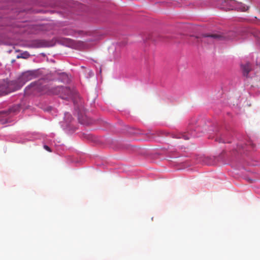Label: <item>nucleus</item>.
Segmentation results:
<instances>
[{"label": "nucleus", "mask_w": 260, "mask_h": 260, "mask_svg": "<svg viewBox=\"0 0 260 260\" xmlns=\"http://www.w3.org/2000/svg\"><path fill=\"white\" fill-rule=\"evenodd\" d=\"M49 92L54 94H60L62 99L69 100L72 97L73 92L70 88L67 87H55L50 89Z\"/></svg>", "instance_id": "f257e3e1"}, {"label": "nucleus", "mask_w": 260, "mask_h": 260, "mask_svg": "<svg viewBox=\"0 0 260 260\" xmlns=\"http://www.w3.org/2000/svg\"><path fill=\"white\" fill-rule=\"evenodd\" d=\"M235 34L234 32H230L227 36H223L221 34H204L202 37L204 39L203 41H209L212 42L215 40H231L233 39V37Z\"/></svg>", "instance_id": "f03ea898"}, {"label": "nucleus", "mask_w": 260, "mask_h": 260, "mask_svg": "<svg viewBox=\"0 0 260 260\" xmlns=\"http://www.w3.org/2000/svg\"><path fill=\"white\" fill-rule=\"evenodd\" d=\"M1 86H3L4 91L3 93L6 94L18 90L22 86L23 84H20L19 81H12L9 82L4 81L1 82Z\"/></svg>", "instance_id": "7ed1b4c3"}, {"label": "nucleus", "mask_w": 260, "mask_h": 260, "mask_svg": "<svg viewBox=\"0 0 260 260\" xmlns=\"http://www.w3.org/2000/svg\"><path fill=\"white\" fill-rule=\"evenodd\" d=\"M44 87L42 85L41 81L31 83L27 86L24 90L25 95L36 94L37 93L43 91Z\"/></svg>", "instance_id": "20e7f679"}, {"label": "nucleus", "mask_w": 260, "mask_h": 260, "mask_svg": "<svg viewBox=\"0 0 260 260\" xmlns=\"http://www.w3.org/2000/svg\"><path fill=\"white\" fill-rule=\"evenodd\" d=\"M230 5L229 10L236 9L241 12L246 11L248 9V7L240 2H238L235 0H230L228 2Z\"/></svg>", "instance_id": "39448f33"}, {"label": "nucleus", "mask_w": 260, "mask_h": 260, "mask_svg": "<svg viewBox=\"0 0 260 260\" xmlns=\"http://www.w3.org/2000/svg\"><path fill=\"white\" fill-rule=\"evenodd\" d=\"M37 77V73L34 71H28L23 73L20 78L19 79L20 84H23V85L25 82L31 80Z\"/></svg>", "instance_id": "423d86ee"}, {"label": "nucleus", "mask_w": 260, "mask_h": 260, "mask_svg": "<svg viewBox=\"0 0 260 260\" xmlns=\"http://www.w3.org/2000/svg\"><path fill=\"white\" fill-rule=\"evenodd\" d=\"M77 118L80 123L83 124H88L89 121L88 120L87 115H77Z\"/></svg>", "instance_id": "0eeeda50"}, {"label": "nucleus", "mask_w": 260, "mask_h": 260, "mask_svg": "<svg viewBox=\"0 0 260 260\" xmlns=\"http://www.w3.org/2000/svg\"><path fill=\"white\" fill-rule=\"evenodd\" d=\"M192 136L193 137H194L195 135L192 133V132L191 133V134H186L185 133H180L178 134L177 135H174L173 136V138H183L185 140H188L190 136Z\"/></svg>", "instance_id": "6e6552de"}, {"label": "nucleus", "mask_w": 260, "mask_h": 260, "mask_svg": "<svg viewBox=\"0 0 260 260\" xmlns=\"http://www.w3.org/2000/svg\"><path fill=\"white\" fill-rule=\"evenodd\" d=\"M22 108L19 105H14L9 109V113H20L23 112V111H21Z\"/></svg>", "instance_id": "1a4fd4ad"}, {"label": "nucleus", "mask_w": 260, "mask_h": 260, "mask_svg": "<svg viewBox=\"0 0 260 260\" xmlns=\"http://www.w3.org/2000/svg\"><path fill=\"white\" fill-rule=\"evenodd\" d=\"M242 69L244 76L247 77L248 73L251 70L250 63H247L245 65L242 66Z\"/></svg>", "instance_id": "9d476101"}, {"label": "nucleus", "mask_w": 260, "mask_h": 260, "mask_svg": "<svg viewBox=\"0 0 260 260\" xmlns=\"http://www.w3.org/2000/svg\"><path fill=\"white\" fill-rule=\"evenodd\" d=\"M11 121L9 120L8 115H0V123L2 124H5L10 122Z\"/></svg>", "instance_id": "9b49d317"}, {"label": "nucleus", "mask_w": 260, "mask_h": 260, "mask_svg": "<svg viewBox=\"0 0 260 260\" xmlns=\"http://www.w3.org/2000/svg\"><path fill=\"white\" fill-rule=\"evenodd\" d=\"M30 56L29 53L27 51L23 52L20 53L19 55L17 56V58H22L24 59H26L28 58Z\"/></svg>", "instance_id": "f8f14e48"}, {"label": "nucleus", "mask_w": 260, "mask_h": 260, "mask_svg": "<svg viewBox=\"0 0 260 260\" xmlns=\"http://www.w3.org/2000/svg\"><path fill=\"white\" fill-rule=\"evenodd\" d=\"M45 112H56V110L51 107H48L44 109Z\"/></svg>", "instance_id": "ddd939ff"}, {"label": "nucleus", "mask_w": 260, "mask_h": 260, "mask_svg": "<svg viewBox=\"0 0 260 260\" xmlns=\"http://www.w3.org/2000/svg\"><path fill=\"white\" fill-rule=\"evenodd\" d=\"M133 134L135 135H141L144 134V133H142V132L141 130L139 129L135 130V132H134Z\"/></svg>", "instance_id": "4468645a"}, {"label": "nucleus", "mask_w": 260, "mask_h": 260, "mask_svg": "<svg viewBox=\"0 0 260 260\" xmlns=\"http://www.w3.org/2000/svg\"><path fill=\"white\" fill-rule=\"evenodd\" d=\"M44 148L49 152H51V150L49 146H48L47 145H44Z\"/></svg>", "instance_id": "2eb2a0df"}, {"label": "nucleus", "mask_w": 260, "mask_h": 260, "mask_svg": "<svg viewBox=\"0 0 260 260\" xmlns=\"http://www.w3.org/2000/svg\"><path fill=\"white\" fill-rule=\"evenodd\" d=\"M4 88L3 86H1V82H0V95L3 93V92L4 91Z\"/></svg>", "instance_id": "dca6fc26"}, {"label": "nucleus", "mask_w": 260, "mask_h": 260, "mask_svg": "<svg viewBox=\"0 0 260 260\" xmlns=\"http://www.w3.org/2000/svg\"><path fill=\"white\" fill-rule=\"evenodd\" d=\"M66 116H67L68 118H69L70 117L71 115L68 114V115H66Z\"/></svg>", "instance_id": "f3484780"}, {"label": "nucleus", "mask_w": 260, "mask_h": 260, "mask_svg": "<svg viewBox=\"0 0 260 260\" xmlns=\"http://www.w3.org/2000/svg\"><path fill=\"white\" fill-rule=\"evenodd\" d=\"M0 114H6V113L3 112H0Z\"/></svg>", "instance_id": "a211bd4d"}, {"label": "nucleus", "mask_w": 260, "mask_h": 260, "mask_svg": "<svg viewBox=\"0 0 260 260\" xmlns=\"http://www.w3.org/2000/svg\"><path fill=\"white\" fill-rule=\"evenodd\" d=\"M220 142L224 143V141H223L221 140V141H220Z\"/></svg>", "instance_id": "6ab92c4d"}, {"label": "nucleus", "mask_w": 260, "mask_h": 260, "mask_svg": "<svg viewBox=\"0 0 260 260\" xmlns=\"http://www.w3.org/2000/svg\"><path fill=\"white\" fill-rule=\"evenodd\" d=\"M40 45H37V46H36V47H40Z\"/></svg>", "instance_id": "aec40b11"}, {"label": "nucleus", "mask_w": 260, "mask_h": 260, "mask_svg": "<svg viewBox=\"0 0 260 260\" xmlns=\"http://www.w3.org/2000/svg\"><path fill=\"white\" fill-rule=\"evenodd\" d=\"M145 135H149V133H146V134H145Z\"/></svg>", "instance_id": "412c9836"}]
</instances>
